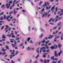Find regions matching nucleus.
<instances>
[{
	"label": "nucleus",
	"mask_w": 63,
	"mask_h": 63,
	"mask_svg": "<svg viewBox=\"0 0 63 63\" xmlns=\"http://www.w3.org/2000/svg\"><path fill=\"white\" fill-rule=\"evenodd\" d=\"M12 38H15V35H14L13 34L12 36Z\"/></svg>",
	"instance_id": "bf43d9fd"
},
{
	"label": "nucleus",
	"mask_w": 63,
	"mask_h": 63,
	"mask_svg": "<svg viewBox=\"0 0 63 63\" xmlns=\"http://www.w3.org/2000/svg\"><path fill=\"white\" fill-rule=\"evenodd\" d=\"M45 38L46 40H47L48 39V37H45Z\"/></svg>",
	"instance_id": "69168bd1"
},
{
	"label": "nucleus",
	"mask_w": 63,
	"mask_h": 63,
	"mask_svg": "<svg viewBox=\"0 0 63 63\" xmlns=\"http://www.w3.org/2000/svg\"><path fill=\"white\" fill-rule=\"evenodd\" d=\"M42 46H46V47H43L40 48L41 49H43L42 51L43 52H45L46 51V48H47V49H49V47H48L47 45L46 44H45L44 43L42 44L41 45Z\"/></svg>",
	"instance_id": "f257e3e1"
},
{
	"label": "nucleus",
	"mask_w": 63,
	"mask_h": 63,
	"mask_svg": "<svg viewBox=\"0 0 63 63\" xmlns=\"http://www.w3.org/2000/svg\"><path fill=\"white\" fill-rule=\"evenodd\" d=\"M32 60L31 59H30V62L29 63H31L32 62Z\"/></svg>",
	"instance_id": "79ce46f5"
},
{
	"label": "nucleus",
	"mask_w": 63,
	"mask_h": 63,
	"mask_svg": "<svg viewBox=\"0 0 63 63\" xmlns=\"http://www.w3.org/2000/svg\"><path fill=\"white\" fill-rule=\"evenodd\" d=\"M51 7V5H50L49 7L48 6L46 7V9L47 10H48V9H50V8Z\"/></svg>",
	"instance_id": "ddd939ff"
},
{
	"label": "nucleus",
	"mask_w": 63,
	"mask_h": 63,
	"mask_svg": "<svg viewBox=\"0 0 63 63\" xmlns=\"http://www.w3.org/2000/svg\"><path fill=\"white\" fill-rule=\"evenodd\" d=\"M5 47H6V49H9V46H5Z\"/></svg>",
	"instance_id": "c85d7f7f"
},
{
	"label": "nucleus",
	"mask_w": 63,
	"mask_h": 63,
	"mask_svg": "<svg viewBox=\"0 0 63 63\" xmlns=\"http://www.w3.org/2000/svg\"><path fill=\"white\" fill-rule=\"evenodd\" d=\"M2 38H3L4 39H6V37L5 36V35H3L2 36Z\"/></svg>",
	"instance_id": "5701e85b"
},
{
	"label": "nucleus",
	"mask_w": 63,
	"mask_h": 63,
	"mask_svg": "<svg viewBox=\"0 0 63 63\" xmlns=\"http://www.w3.org/2000/svg\"><path fill=\"white\" fill-rule=\"evenodd\" d=\"M25 45H27V41H25Z\"/></svg>",
	"instance_id": "864d4df0"
},
{
	"label": "nucleus",
	"mask_w": 63,
	"mask_h": 63,
	"mask_svg": "<svg viewBox=\"0 0 63 63\" xmlns=\"http://www.w3.org/2000/svg\"><path fill=\"white\" fill-rule=\"evenodd\" d=\"M54 9V7H52L51 8V10L52 11L53 9Z\"/></svg>",
	"instance_id": "a19ab883"
},
{
	"label": "nucleus",
	"mask_w": 63,
	"mask_h": 63,
	"mask_svg": "<svg viewBox=\"0 0 63 63\" xmlns=\"http://www.w3.org/2000/svg\"><path fill=\"white\" fill-rule=\"evenodd\" d=\"M32 44L33 42V41L32 40H31L30 42Z\"/></svg>",
	"instance_id": "603ef678"
},
{
	"label": "nucleus",
	"mask_w": 63,
	"mask_h": 63,
	"mask_svg": "<svg viewBox=\"0 0 63 63\" xmlns=\"http://www.w3.org/2000/svg\"><path fill=\"white\" fill-rule=\"evenodd\" d=\"M54 53L55 55V56H56V57H57L58 56V55L57 54V52L56 51H55Z\"/></svg>",
	"instance_id": "9b49d317"
},
{
	"label": "nucleus",
	"mask_w": 63,
	"mask_h": 63,
	"mask_svg": "<svg viewBox=\"0 0 63 63\" xmlns=\"http://www.w3.org/2000/svg\"><path fill=\"white\" fill-rule=\"evenodd\" d=\"M4 26H3L1 27V30H3L4 29Z\"/></svg>",
	"instance_id": "c03bdc74"
},
{
	"label": "nucleus",
	"mask_w": 63,
	"mask_h": 63,
	"mask_svg": "<svg viewBox=\"0 0 63 63\" xmlns=\"http://www.w3.org/2000/svg\"><path fill=\"white\" fill-rule=\"evenodd\" d=\"M9 29V31H10L11 28H9H9H5V30H6V29Z\"/></svg>",
	"instance_id": "cd10ccee"
},
{
	"label": "nucleus",
	"mask_w": 63,
	"mask_h": 63,
	"mask_svg": "<svg viewBox=\"0 0 63 63\" xmlns=\"http://www.w3.org/2000/svg\"><path fill=\"white\" fill-rule=\"evenodd\" d=\"M37 51L38 53H39V49H38L37 50Z\"/></svg>",
	"instance_id": "e2e57ef3"
},
{
	"label": "nucleus",
	"mask_w": 63,
	"mask_h": 63,
	"mask_svg": "<svg viewBox=\"0 0 63 63\" xmlns=\"http://www.w3.org/2000/svg\"><path fill=\"white\" fill-rule=\"evenodd\" d=\"M62 52V51L61 49H60V52H59V53L58 54V55H59V56H60L61 55V54Z\"/></svg>",
	"instance_id": "9d476101"
},
{
	"label": "nucleus",
	"mask_w": 63,
	"mask_h": 63,
	"mask_svg": "<svg viewBox=\"0 0 63 63\" xmlns=\"http://www.w3.org/2000/svg\"><path fill=\"white\" fill-rule=\"evenodd\" d=\"M50 24L51 25H53L54 24L52 22L50 23Z\"/></svg>",
	"instance_id": "5fc2aeb1"
},
{
	"label": "nucleus",
	"mask_w": 63,
	"mask_h": 63,
	"mask_svg": "<svg viewBox=\"0 0 63 63\" xmlns=\"http://www.w3.org/2000/svg\"><path fill=\"white\" fill-rule=\"evenodd\" d=\"M54 56L52 57H51V59H54Z\"/></svg>",
	"instance_id": "8fccbe9b"
},
{
	"label": "nucleus",
	"mask_w": 63,
	"mask_h": 63,
	"mask_svg": "<svg viewBox=\"0 0 63 63\" xmlns=\"http://www.w3.org/2000/svg\"><path fill=\"white\" fill-rule=\"evenodd\" d=\"M47 53H45L44 54L43 56V57L44 58H45V57H46V55H47Z\"/></svg>",
	"instance_id": "a211bd4d"
},
{
	"label": "nucleus",
	"mask_w": 63,
	"mask_h": 63,
	"mask_svg": "<svg viewBox=\"0 0 63 63\" xmlns=\"http://www.w3.org/2000/svg\"><path fill=\"white\" fill-rule=\"evenodd\" d=\"M60 37V36H58V37L55 38V39H57V38H59V37Z\"/></svg>",
	"instance_id": "6e6d98bb"
},
{
	"label": "nucleus",
	"mask_w": 63,
	"mask_h": 63,
	"mask_svg": "<svg viewBox=\"0 0 63 63\" xmlns=\"http://www.w3.org/2000/svg\"><path fill=\"white\" fill-rule=\"evenodd\" d=\"M57 10H58V7H57L56 8V12L57 11Z\"/></svg>",
	"instance_id": "a18cd8bd"
},
{
	"label": "nucleus",
	"mask_w": 63,
	"mask_h": 63,
	"mask_svg": "<svg viewBox=\"0 0 63 63\" xmlns=\"http://www.w3.org/2000/svg\"><path fill=\"white\" fill-rule=\"evenodd\" d=\"M4 12H3L0 15H0H3V14H4Z\"/></svg>",
	"instance_id": "3c124183"
},
{
	"label": "nucleus",
	"mask_w": 63,
	"mask_h": 63,
	"mask_svg": "<svg viewBox=\"0 0 63 63\" xmlns=\"http://www.w3.org/2000/svg\"><path fill=\"white\" fill-rule=\"evenodd\" d=\"M42 3H43V1H40V3H38V4H39V6H41V5L42 4Z\"/></svg>",
	"instance_id": "a878e982"
},
{
	"label": "nucleus",
	"mask_w": 63,
	"mask_h": 63,
	"mask_svg": "<svg viewBox=\"0 0 63 63\" xmlns=\"http://www.w3.org/2000/svg\"><path fill=\"white\" fill-rule=\"evenodd\" d=\"M52 49H54V48H55V47H53V46H52L50 47Z\"/></svg>",
	"instance_id": "c756f323"
},
{
	"label": "nucleus",
	"mask_w": 63,
	"mask_h": 63,
	"mask_svg": "<svg viewBox=\"0 0 63 63\" xmlns=\"http://www.w3.org/2000/svg\"><path fill=\"white\" fill-rule=\"evenodd\" d=\"M58 32H59V31H56V33H58Z\"/></svg>",
	"instance_id": "0e129e2a"
},
{
	"label": "nucleus",
	"mask_w": 63,
	"mask_h": 63,
	"mask_svg": "<svg viewBox=\"0 0 63 63\" xmlns=\"http://www.w3.org/2000/svg\"><path fill=\"white\" fill-rule=\"evenodd\" d=\"M61 13H62V10H60L58 12V13L59 14H60Z\"/></svg>",
	"instance_id": "6ab92c4d"
},
{
	"label": "nucleus",
	"mask_w": 63,
	"mask_h": 63,
	"mask_svg": "<svg viewBox=\"0 0 63 63\" xmlns=\"http://www.w3.org/2000/svg\"><path fill=\"white\" fill-rule=\"evenodd\" d=\"M57 59H58V58H57L56 59L55 58V59H54V60H57Z\"/></svg>",
	"instance_id": "680f3d73"
},
{
	"label": "nucleus",
	"mask_w": 63,
	"mask_h": 63,
	"mask_svg": "<svg viewBox=\"0 0 63 63\" xmlns=\"http://www.w3.org/2000/svg\"><path fill=\"white\" fill-rule=\"evenodd\" d=\"M54 20V19H53L52 18H51L49 20L48 22H53Z\"/></svg>",
	"instance_id": "0eeeda50"
},
{
	"label": "nucleus",
	"mask_w": 63,
	"mask_h": 63,
	"mask_svg": "<svg viewBox=\"0 0 63 63\" xmlns=\"http://www.w3.org/2000/svg\"><path fill=\"white\" fill-rule=\"evenodd\" d=\"M32 57L33 58H35V56L34 55H32Z\"/></svg>",
	"instance_id": "774afa93"
},
{
	"label": "nucleus",
	"mask_w": 63,
	"mask_h": 63,
	"mask_svg": "<svg viewBox=\"0 0 63 63\" xmlns=\"http://www.w3.org/2000/svg\"><path fill=\"white\" fill-rule=\"evenodd\" d=\"M44 63H48L49 62V60L48 59L47 61L45 59L44 60Z\"/></svg>",
	"instance_id": "1a4fd4ad"
},
{
	"label": "nucleus",
	"mask_w": 63,
	"mask_h": 63,
	"mask_svg": "<svg viewBox=\"0 0 63 63\" xmlns=\"http://www.w3.org/2000/svg\"><path fill=\"white\" fill-rule=\"evenodd\" d=\"M14 14H16V13H17V11H16V10H14Z\"/></svg>",
	"instance_id": "7c9ffc66"
},
{
	"label": "nucleus",
	"mask_w": 63,
	"mask_h": 63,
	"mask_svg": "<svg viewBox=\"0 0 63 63\" xmlns=\"http://www.w3.org/2000/svg\"><path fill=\"white\" fill-rule=\"evenodd\" d=\"M4 18H3V17H1V18H0V20H3Z\"/></svg>",
	"instance_id": "4c0bfd02"
},
{
	"label": "nucleus",
	"mask_w": 63,
	"mask_h": 63,
	"mask_svg": "<svg viewBox=\"0 0 63 63\" xmlns=\"http://www.w3.org/2000/svg\"><path fill=\"white\" fill-rule=\"evenodd\" d=\"M11 61H12V62L11 63H14L15 62H14L13 61V60H12Z\"/></svg>",
	"instance_id": "052dcab7"
},
{
	"label": "nucleus",
	"mask_w": 63,
	"mask_h": 63,
	"mask_svg": "<svg viewBox=\"0 0 63 63\" xmlns=\"http://www.w3.org/2000/svg\"><path fill=\"white\" fill-rule=\"evenodd\" d=\"M59 27L58 28V30H60L61 29V28H60V27Z\"/></svg>",
	"instance_id": "49530a36"
},
{
	"label": "nucleus",
	"mask_w": 63,
	"mask_h": 63,
	"mask_svg": "<svg viewBox=\"0 0 63 63\" xmlns=\"http://www.w3.org/2000/svg\"><path fill=\"white\" fill-rule=\"evenodd\" d=\"M11 16H12V15L11 14L9 16H8L7 18V17L6 16V15H4V18H6L7 20L9 21H11V20L10 19H12L13 17Z\"/></svg>",
	"instance_id": "f03ea898"
},
{
	"label": "nucleus",
	"mask_w": 63,
	"mask_h": 63,
	"mask_svg": "<svg viewBox=\"0 0 63 63\" xmlns=\"http://www.w3.org/2000/svg\"><path fill=\"white\" fill-rule=\"evenodd\" d=\"M16 0H15L13 2V3H16Z\"/></svg>",
	"instance_id": "13d9d810"
},
{
	"label": "nucleus",
	"mask_w": 63,
	"mask_h": 63,
	"mask_svg": "<svg viewBox=\"0 0 63 63\" xmlns=\"http://www.w3.org/2000/svg\"><path fill=\"white\" fill-rule=\"evenodd\" d=\"M43 34H41V36L40 37V38H42V37H43Z\"/></svg>",
	"instance_id": "de8ad7c7"
},
{
	"label": "nucleus",
	"mask_w": 63,
	"mask_h": 63,
	"mask_svg": "<svg viewBox=\"0 0 63 63\" xmlns=\"http://www.w3.org/2000/svg\"><path fill=\"white\" fill-rule=\"evenodd\" d=\"M31 49V48L29 47H27V49L28 50H30Z\"/></svg>",
	"instance_id": "393cba45"
},
{
	"label": "nucleus",
	"mask_w": 63,
	"mask_h": 63,
	"mask_svg": "<svg viewBox=\"0 0 63 63\" xmlns=\"http://www.w3.org/2000/svg\"><path fill=\"white\" fill-rule=\"evenodd\" d=\"M54 37V36L53 35H50V36L48 37V39L49 40L50 39H51V38H52L53 37Z\"/></svg>",
	"instance_id": "f3484780"
},
{
	"label": "nucleus",
	"mask_w": 63,
	"mask_h": 63,
	"mask_svg": "<svg viewBox=\"0 0 63 63\" xmlns=\"http://www.w3.org/2000/svg\"><path fill=\"white\" fill-rule=\"evenodd\" d=\"M10 34L11 37H12L14 35V33H11V34Z\"/></svg>",
	"instance_id": "473e14b6"
},
{
	"label": "nucleus",
	"mask_w": 63,
	"mask_h": 63,
	"mask_svg": "<svg viewBox=\"0 0 63 63\" xmlns=\"http://www.w3.org/2000/svg\"><path fill=\"white\" fill-rule=\"evenodd\" d=\"M12 21H13V24L15 23H16V18H13L11 20Z\"/></svg>",
	"instance_id": "423d86ee"
},
{
	"label": "nucleus",
	"mask_w": 63,
	"mask_h": 63,
	"mask_svg": "<svg viewBox=\"0 0 63 63\" xmlns=\"http://www.w3.org/2000/svg\"><path fill=\"white\" fill-rule=\"evenodd\" d=\"M45 6H47V5H48H48H49V3H48V2H45Z\"/></svg>",
	"instance_id": "dca6fc26"
},
{
	"label": "nucleus",
	"mask_w": 63,
	"mask_h": 63,
	"mask_svg": "<svg viewBox=\"0 0 63 63\" xmlns=\"http://www.w3.org/2000/svg\"><path fill=\"white\" fill-rule=\"evenodd\" d=\"M7 37H11L10 34H8L7 35Z\"/></svg>",
	"instance_id": "c9c22d12"
},
{
	"label": "nucleus",
	"mask_w": 63,
	"mask_h": 63,
	"mask_svg": "<svg viewBox=\"0 0 63 63\" xmlns=\"http://www.w3.org/2000/svg\"><path fill=\"white\" fill-rule=\"evenodd\" d=\"M40 56V55H39V53L38 54V55L36 56V57L35 58V59H37L38 58V57H39Z\"/></svg>",
	"instance_id": "b1692460"
},
{
	"label": "nucleus",
	"mask_w": 63,
	"mask_h": 63,
	"mask_svg": "<svg viewBox=\"0 0 63 63\" xmlns=\"http://www.w3.org/2000/svg\"><path fill=\"white\" fill-rule=\"evenodd\" d=\"M12 46L13 47H16V45L15 44H12Z\"/></svg>",
	"instance_id": "f704fd0d"
},
{
	"label": "nucleus",
	"mask_w": 63,
	"mask_h": 63,
	"mask_svg": "<svg viewBox=\"0 0 63 63\" xmlns=\"http://www.w3.org/2000/svg\"><path fill=\"white\" fill-rule=\"evenodd\" d=\"M10 4H13V1H10L8 5V3L6 4V6H7V9H9V7H10Z\"/></svg>",
	"instance_id": "7ed1b4c3"
},
{
	"label": "nucleus",
	"mask_w": 63,
	"mask_h": 63,
	"mask_svg": "<svg viewBox=\"0 0 63 63\" xmlns=\"http://www.w3.org/2000/svg\"><path fill=\"white\" fill-rule=\"evenodd\" d=\"M48 42H49V41L48 40H47V42L46 41V44H48Z\"/></svg>",
	"instance_id": "37998d69"
},
{
	"label": "nucleus",
	"mask_w": 63,
	"mask_h": 63,
	"mask_svg": "<svg viewBox=\"0 0 63 63\" xmlns=\"http://www.w3.org/2000/svg\"><path fill=\"white\" fill-rule=\"evenodd\" d=\"M47 15V13L46 12H44V14L42 16V17H43L44 16H46Z\"/></svg>",
	"instance_id": "6e6552de"
},
{
	"label": "nucleus",
	"mask_w": 63,
	"mask_h": 63,
	"mask_svg": "<svg viewBox=\"0 0 63 63\" xmlns=\"http://www.w3.org/2000/svg\"><path fill=\"white\" fill-rule=\"evenodd\" d=\"M40 30L41 32H43V31H44V30H43L42 29H40Z\"/></svg>",
	"instance_id": "4d7b16f0"
},
{
	"label": "nucleus",
	"mask_w": 63,
	"mask_h": 63,
	"mask_svg": "<svg viewBox=\"0 0 63 63\" xmlns=\"http://www.w3.org/2000/svg\"><path fill=\"white\" fill-rule=\"evenodd\" d=\"M61 22H59L57 24L58 27H61Z\"/></svg>",
	"instance_id": "2eb2a0df"
},
{
	"label": "nucleus",
	"mask_w": 63,
	"mask_h": 63,
	"mask_svg": "<svg viewBox=\"0 0 63 63\" xmlns=\"http://www.w3.org/2000/svg\"><path fill=\"white\" fill-rule=\"evenodd\" d=\"M1 7V8H3V9H4L5 7V5L4 4H3L2 6Z\"/></svg>",
	"instance_id": "4be33fe9"
},
{
	"label": "nucleus",
	"mask_w": 63,
	"mask_h": 63,
	"mask_svg": "<svg viewBox=\"0 0 63 63\" xmlns=\"http://www.w3.org/2000/svg\"><path fill=\"white\" fill-rule=\"evenodd\" d=\"M9 56H11V57H10V59H12L13 57V55H10Z\"/></svg>",
	"instance_id": "58836bf2"
},
{
	"label": "nucleus",
	"mask_w": 63,
	"mask_h": 63,
	"mask_svg": "<svg viewBox=\"0 0 63 63\" xmlns=\"http://www.w3.org/2000/svg\"><path fill=\"white\" fill-rule=\"evenodd\" d=\"M17 43H20V41L19 40L17 41Z\"/></svg>",
	"instance_id": "09e8293b"
},
{
	"label": "nucleus",
	"mask_w": 63,
	"mask_h": 63,
	"mask_svg": "<svg viewBox=\"0 0 63 63\" xmlns=\"http://www.w3.org/2000/svg\"><path fill=\"white\" fill-rule=\"evenodd\" d=\"M50 51V50H47L46 51V52H47V53H48V52H49V51Z\"/></svg>",
	"instance_id": "72a5a7b5"
},
{
	"label": "nucleus",
	"mask_w": 63,
	"mask_h": 63,
	"mask_svg": "<svg viewBox=\"0 0 63 63\" xmlns=\"http://www.w3.org/2000/svg\"><path fill=\"white\" fill-rule=\"evenodd\" d=\"M53 34H56V32H53Z\"/></svg>",
	"instance_id": "338daca9"
},
{
	"label": "nucleus",
	"mask_w": 63,
	"mask_h": 63,
	"mask_svg": "<svg viewBox=\"0 0 63 63\" xmlns=\"http://www.w3.org/2000/svg\"><path fill=\"white\" fill-rule=\"evenodd\" d=\"M31 39V38L30 37H29L27 38V41H28V42H29V41H30V40Z\"/></svg>",
	"instance_id": "aec40b11"
},
{
	"label": "nucleus",
	"mask_w": 63,
	"mask_h": 63,
	"mask_svg": "<svg viewBox=\"0 0 63 63\" xmlns=\"http://www.w3.org/2000/svg\"><path fill=\"white\" fill-rule=\"evenodd\" d=\"M18 51H16V53L15 54V55H17V54H18Z\"/></svg>",
	"instance_id": "2f4dec72"
},
{
	"label": "nucleus",
	"mask_w": 63,
	"mask_h": 63,
	"mask_svg": "<svg viewBox=\"0 0 63 63\" xmlns=\"http://www.w3.org/2000/svg\"><path fill=\"white\" fill-rule=\"evenodd\" d=\"M44 10H45V9H42L41 10V11H39V13H40V14H43V12Z\"/></svg>",
	"instance_id": "f8f14e48"
},
{
	"label": "nucleus",
	"mask_w": 63,
	"mask_h": 63,
	"mask_svg": "<svg viewBox=\"0 0 63 63\" xmlns=\"http://www.w3.org/2000/svg\"><path fill=\"white\" fill-rule=\"evenodd\" d=\"M15 3H13V5L12 6H11V7H10V10H11V9H12V7H14V6H15Z\"/></svg>",
	"instance_id": "412c9836"
},
{
	"label": "nucleus",
	"mask_w": 63,
	"mask_h": 63,
	"mask_svg": "<svg viewBox=\"0 0 63 63\" xmlns=\"http://www.w3.org/2000/svg\"><path fill=\"white\" fill-rule=\"evenodd\" d=\"M62 46V44H59L58 45V46H59L60 48Z\"/></svg>",
	"instance_id": "bb28decb"
},
{
	"label": "nucleus",
	"mask_w": 63,
	"mask_h": 63,
	"mask_svg": "<svg viewBox=\"0 0 63 63\" xmlns=\"http://www.w3.org/2000/svg\"><path fill=\"white\" fill-rule=\"evenodd\" d=\"M57 27H54L53 29V30H55V29H56V28H57Z\"/></svg>",
	"instance_id": "ea45409f"
},
{
	"label": "nucleus",
	"mask_w": 63,
	"mask_h": 63,
	"mask_svg": "<svg viewBox=\"0 0 63 63\" xmlns=\"http://www.w3.org/2000/svg\"><path fill=\"white\" fill-rule=\"evenodd\" d=\"M23 43L20 44L19 46H23Z\"/></svg>",
	"instance_id": "e433bc0d"
},
{
	"label": "nucleus",
	"mask_w": 63,
	"mask_h": 63,
	"mask_svg": "<svg viewBox=\"0 0 63 63\" xmlns=\"http://www.w3.org/2000/svg\"><path fill=\"white\" fill-rule=\"evenodd\" d=\"M1 48L2 49V51H4V52H3V53H2V55H6V53L4 52H5V50H6L7 49H4V48Z\"/></svg>",
	"instance_id": "39448f33"
},
{
	"label": "nucleus",
	"mask_w": 63,
	"mask_h": 63,
	"mask_svg": "<svg viewBox=\"0 0 63 63\" xmlns=\"http://www.w3.org/2000/svg\"><path fill=\"white\" fill-rule=\"evenodd\" d=\"M61 19V18L58 17V16H56V17L55 19V20H56L55 22L57 21V20H60Z\"/></svg>",
	"instance_id": "20e7f679"
},
{
	"label": "nucleus",
	"mask_w": 63,
	"mask_h": 63,
	"mask_svg": "<svg viewBox=\"0 0 63 63\" xmlns=\"http://www.w3.org/2000/svg\"><path fill=\"white\" fill-rule=\"evenodd\" d=\"M41 43H46V40L44 38L43 39V40L41 41Z\"/></svg>",
	"instance_id": "4468645a"
}]
</instances>
